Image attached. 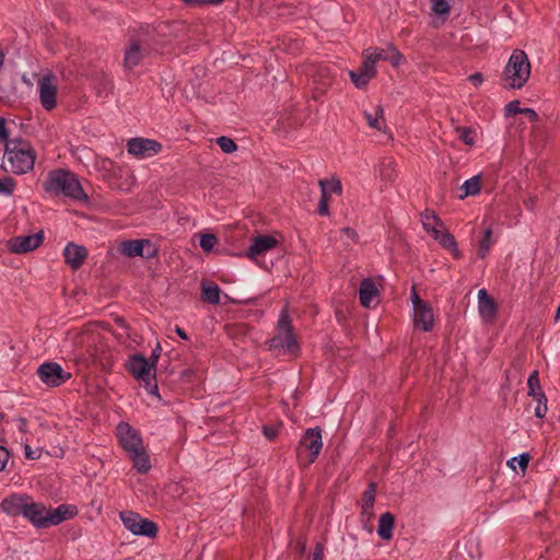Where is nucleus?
<instances>
[{"instance_id": "obj_57", "label": "nucleus", "mask_w": 560, "mask_h": 560, "mask_svg": "<svg viewBox=\"0 0 560 560\" xmlns=\"http://www.w3.org/2000/svg\"><path fill=\"white\" fill-rule=\"evenodd\" d=\"M7 138V129L4 119L0 118V141L4 140Z\"/></svg>"}, {"instance_id": "obj_46", "label": "nucleus", "mask_w": 560, "mask_h": 560, "mask_svg": "<svg viewBox=\"0 0 560 560\" xmlns=\"http://www.w3.org/2000/svg\"><path fill=\"white\" fill-rule=\"evenodd\" d=\"M183 1L189 7L197 8V7H202V5H207V4L217 5V4L222 3L224 0H183Z\"/></svg>"}, {"instance_id": "obj_56", "label": "nucleus", "mask_w": 560, "mask_h": 560, "mask_svg": "<svg viewBox=\"0 0 560 560\" xmlns=\"http://www.w3.org/2000/svg\"><path fill=\"white\" fill-rule=\"evenodd\" d=\"M312 560H324V550L320 546L315 548Z\"/></svg>"}, {"instance_id": "obj_10", "label": "nucleus", "mask_w": 560, "mask_h": 560, "mask_svg": "<svg viewBox=\"0 0 560 560\" xmlns=\"http://www.w3.org/2000/svg\"><path fill=\"white\" fill-rule=\"evenodd\" d=\"M162 150V144L155 140L144 138H133L127 142L129 154L138 159H147L158 154Z\"/></svg>"}, {"instance_id": "obj_28", "label": "nucleus", "mask_w": 560, "mask_h": 560, "mask_svg": "<svg viewBox=\"0 0 560 560\" xmlns=\"http://www.w3.org/2000/svg\"><path fill=\"white\" fill-rule=\"evenodd\" d=\"M397 177L396 164L390 158H385L380 164V179L385 184L393 183Z\"/></svg>"}, {"instance_id": "obj_41", "label": "nucleus", "mask_w": 560, "mask_h": 560, "mask_svg": "<svg viewBox=\"0 0 560 560\" xmlns=\"http://www.w3.org/2000/svg\"><path fill=\"white\" fill-rule=\"evenodd\" d=\"M432 11L438 15H447L450 12V4L447 0H432Z\"/></svg>"}, {"instance_id": "obj_50", "label": "nucleus", "mask_w": 560, "mask_h": 560, "mask_svg": "<svg viewBox=\"0 0 560 560\" xmlns=\"http://www.w3.org/2000/svg\"><path fill=\"white\" fill-rule=\"evenodd\" d=\"M24 454H25L26 458H28V459L39 458V451L32 450V447L28 444H25V446H24Z\"/></svg>"}, {"instance_id": "obj_38", "label": "nucleus", "mask_w": 560, "mask_h": 560, "mask_svg": "<svg viewBox=\"0 0 560 560\" xmlns=\"http://www.w3.org/2000/svg\"><path fill=\"white\" fill-rule=\"evenodd\" d=\"M217 143L224 153H233L237 150L234 140L225 136L219 137Z\"/></svg>"}, {"instance_id": "obj_2", "label": "nucleus", "mask_w": 560, "mask_h": 560, "mask_svg": "<svg viewBox=\"0 0 560 560\" xmlns=\"http://www.w3.org/2000/svg\"><path fill=\"white\" fill-rule=\"evenodd\" d=\"M4 158L14 174H26L33 170L35 152L31 144L22 139H8Z\"/></svg>"}, {"instance_id": "obj_52", "label": "nucleus", "mask_w": 560, "mask_h": 560, "mask_svg": "<svg viewBox=\"0 0 560 560\" xmlns=\"http://www.w3.org/2000/svg\"><path fill=\"white\" fill-rule=\"evenodd\" d=\"M342 235L351 242H357V232L351 228H343L341 230Z\"/></svg>"}, {"instance_id": "obj_44", "label": "nucleus", "mask_w": 560, "mask_h": 560, "mask_svg": "<svg viewBox=\"0 0 560 560\" xmlns=\"http://www.w3.org/2000/svg\"><path fill=\"white\" fill-rule=\"evenodd\" d=\"M458 136H459V139L468 144V145H471L474 143V137H472V131L469 129V128H465V127H459L456 129Z\"/></svg>"}, {"instance_id": "obj_53", "label": "nucleus", "mask_w": 560, "mask_h": 560, "mask_svg": "<svg viewBox=\"0 0 560 560\" xmlns=\"http://www.w3.org/2000/svg\"><path fill=\"white\" fill-rule=\"evenodd\" d=\"M262 432L267 439L272 440L278 435L279 430L275 427H264Z\"/></svg>"}, {"instance_id": "obj_43", "label": "nucleus", "mask_w": 560, "mask_h": 560, "mask_svg": "<svg viewBox=\"0 0 560 560\" xmlns=\"http://www.w3.org/2000/svg\"><path fill=\"white\" fill-rule=\"evenodd\" d=\"M15 188V183L10 177L0 178V194L10 196Z\"/></svg>"}, {"instance_id": "obj_1", "label": "nucleus", "mask_w": 560, "mask_h": 560, "mask_svg": "<svg viewBox=\"0 0 560 560\" xmlns=\"http://www.w3.org/2000/svg\"><path fill=\"white\" fill-rule=\"evenodd\" d=\"M43 186L44 189L51 195H62L78 201L88 199L77 176L65 170L49 172Z\"/></svg>"}, {"instance_id": "obj_39", "label": "nucleus", "mask_w": 560, "mask_h": 560, "mask_svg": "<svg viewBox=\"0 0 560 560\" xmlns=\"http://www.w3.org/2000/svg\"><path fill=\"white\" fill-rule=\"evenodd\" d=\"M318 183H325L326 184V191L330 196V194H337L340 195L342 192V186L341 182L338 178H331V179H319Z\"/></svg>"}, {"instance_id": "obj_3", "label": "nucleus", "mask_w": 560, "mask_h": 560, "mask_svg": "<svg viewBox=\"0 0 560 560\" xmlns=\"http://www.w3.org/2000/svg\"><path fill=\"white\" fill-rule=\"evenodd\" d=\"M530 69L526 52L522 49L513 50L502 73L503 85L510 89H522L530 77Z\"/></svg>"}, {"instance_id": "obj_6", "label": "nucleus", "mask_w": 560, "mask_h": 560, "mask_svg": "<svg viewBox=\"0 0 560 560\" xmlns=\"http://www.w3.org/2000/svg\"><path fill=\"white\" fill-rule=\"evenodd\" d=\"M323 447L322 432L318 428L307 429L302 436L298 448V457L303 458L305 452H308L305 456L306 464H312L317 458Z\"/></svg>"}, {"instance_id": "obj_18", "label": "nucleus", "mask_w": 560, "mask_h": 560, "mask_svg": "<svg viewBox=\"0 0 560 560\" xmlns=\"http://www.w3.org/2000/svg\"><path fill=\"white\" fill-rule=\"evenodd\" d=\"M349 75L352 83L358 89H364L369 82L376 75L375 67L371 66V61H366L364 58L362 65L358 71H350Z\"/></svg>"}, {"instance_id": "obj_59", "label": "nucleus", "mask_w": 560, "mask_h": 560, "mask_svg": "<svg viewBox=\"0 0 560 560\" xmlns=\"http://www.w3.org/2000/svg\"><path fill=\"white\" fill-rule=\"evenodd\" d=\"M534 205H535V199L534 198H529L528 200L525 201V206L528 209H533Z\"/></svg>"}, {"instance_id": "obj_31", "label": "nucleus", "mask_w": 560, "mask_h": 560, "mask_svg": "<svg viewBox=\"0 0 560 560\" xmlns=\"http://www.w3.org/2000/svg\"><path fill=\"white\" fill-rule=\"evenodd\" d=\"M481 189V177L480 175L472 176L471 178L467 179L462 186L460 190L463 191L458 198L465 199L468 196H476L480 192Z\"/></svg>"}, {"instance_id": "obj_17", "label": "nucleus", "mask_w": 560, "mask_h": 560, "mask_svg": "<svg viewBox=\"0 0 560 560\" xmlns=\"http://www.w3.org/2000/svg\"><path fill=\"white\" fill-rule=\"evenodd\" d=\"M63 257L72 269H79L88 257V249L74 243H68L63 248Z\"/></svg>"}, {"instance_id": "obj_29", "label": "nucleus", "mask_w": 560, "mask_h": 560, "mask_svg": "<svg viewBox=\"0 0 560 560\" xmlns=\"http://www.w3.org/2000/svg\"><path fill=\"white\" fill-rule=\"evenodd\" d=\"M444 248L450 249L455 258L460 257L455 237L444 228L434 237Z\"/></svg>"}, {"instance_id": "obj_27", "label": "nucleus", "mask_w": 560, "mask_h": 560, "mask_svg": "<svg viewBox=\"0 0 560 560\" xmlns=\"http://www.w3.org/2000/svg\"><path fill=\"white\" fill-rule=\"evenodd\" d=\"M130 459L132 460L133 468L141 474H145L150 470L151 464L150 458L142 446L140 450H137L136 452H131L128 454Z\"/></svg>"}, {"instance_id": "obj_15", "label": "nucleus", "mask_w": 560, "mask_h": 560, "mask_svg": "<svg viewBox=\"0 0 560 560\" xmlns=\"http://www.w3.org/2000/svg\"><path fill=\"white\" fill-rule=\"evenodd\" d=\"M25 516L34 526L38 528L48 527L49 510L42 503L26 502L24 508Z\"/></svg>"}, {"instance_id": "obj_7", "label": "nucleus", "mask_w": 560, "mask_h": 560, "mask_svg": "<svg viewBox=\"0 0 560 560\" xmlns=\"http://www.w3.org/2000/svg\"><path fill=\"white\" fill-rule=\"evenodd\" d=\"M120 520L124 526L133 535L155 537L158 534V526L154 522L141 517L138 513L132 511H125L120 513Z\"/></svg>"}, {"instance_id": "obj_26", "label": "nucleus", "mask_w": 560, "mask_h": 560, "mask_svg": "<svg viewBox=\"0 0 560 560\" xmlns=\"http://www.w3.org/2000/svg\"><path fill=\"white\" fill-rule=\"evenodd\" d=\"M364 118L368 125L376 129L378 131L384 130L385 128V118H384V109L381 105L374 107L373 112H363Z\"/></svg>"}, {"instance_id": "obj_30", "label": "nucleus", "mask_w": 560, "mask_h": 560, "mask_svg": "<svg viewBox=\"0 0 560 560\" xmlns=\"http://www.w3.org/2000/svg\"><path fill=\"white\" fill-rule=\"evenodd\" d=\"M221 290L218 284L212 282H201V299L210 304L220 303Z\"/></svg>"}, {"instance_id": "obj_40", "label": "nucleus", "mask_w": 560, "mask_h": 560, "mask_svg": "<svg viewBox=\"0 0 560 560\" xmlns=\"http://www.w3.org/2000/svg\"><path fill=\"white\" fill-rule=\"evenodd\" d=\"M218 243V238L214 234H202L200 236V247L205 252H211L215 244Z\"/></svg>"}, {"instance_id": "obj_45", "label": "nucleus", "mask_w": 560, "mask_h": 560, "mask_svg": "<svg viewBox=\"0 0 560 560\" xmlns=\"http://www.w3.org/2000/svg\"><path fill=\"white\" fill-rule=\"evenodd\" d=\"M388 50L389 57L387 58V60L390 61L394 67H398L401 62L402 55L394 45H388Z\"/></svg>"}, {"instance_id": "obj_48", "label": "nucleus", "mask_w": 560, "mask_h": 560, "mask_svg": "<svg viewBox=\"0 0 560 560\" xmlns=\"http://www.w3.org/2000/svg\"><path fill=\"white\" fill-rule=\"evenodd\" d=\"M374 516V508H361L362 522L369 523Z\"/></svg>"}, {"instance_id": "obj_32", "label": "nucleus", "mask_w": 560, "mask_h": 560, "mask_svg": "<svg viewBox=\"0 0 560 560\" xmlns=\"http://www.w3.org/2000/svg\"><path fill=\"white\" fill-rule=\"evenodd\" d=\"M494 243L495 238L492 235V230L491 228H487L483 232V237L480 240L478 244L477 256L483 259L488 255Z\"/></svg>"}, {"instance_id": "obj_34", "label": "nucleus", "mask_w": 560, "mask_h": 560, "mask_svg": "<svg viewBox=\"0 0 560 560\" xmlns=\"http://www.w3.org/2000/svg\"><path fill=\"white\" fill-rule=\"evenodd\" d=\"M376 497V483L371 482L361 498V508H374Z\"/></svg>"}, {"instance_id": "obj_51", "label": "nucleus", "mask_w": 560, "mask_h": 560, "mask_svg": "<svg viewBox=\"0 0 560 560\" xmlns=\"http://www.w3.org/2000/svg\"><path fill=\"white\" fill-rule=\"evenodd\" d=\"M9 460V452L3 446H0V471L3 470Z\"/></svg>"}, {"instance_id": "obj_47", "label": "nucleus", "mask_w": 560, "mask_h": 560, "mask_svg": "<svg viewBox=\"0 0 560 560\" xmlns=\"http://www.w3.org/2000/svg\"><path fill=\"white\" fill-rule=\"evenodd\" d=\"M522 109L523 108L520 107L518 101H512L505 106V114L506 116L514 115L517 113L522 114Z\"/></svg>"}, {"instance_id": "obj_21", "label": "nucleus", "mask_w": 560, "mask_h": 560, "mask_svg": "<svg viewBox=\"0 0 560 560\" xmlns=\"http://www.w3.org/2000/svg\"><path fill=\"white\" fill-rule=\"evenodd\" d=\"M27 501H30L28 497L14 494L3 499L0 506L1 510L8 515H23Z\"/></svg>"}, {"instance_id": "obj_55", "label": "nucleus", "mask_w": 560, "mask_h": 560, "mask_svg": "<svg viewBox=\"0 0 560 560\" xmlns=\"http://www.w3.org/2000/svg\"><path fill=\"white\" fill-rule=\"evenodd\" d=\"M522 114L530 121H536L538 119L537 113L532 108H523Z\"/></svg>"}, {"instance_id": "obj_37", "label": "nucleus", "mask_w": 560, "mask_h": 560, "mask_svg": "<svg viewBox=\"0 0 560 560\" xmlns=\"http://www.w3.org/2000/svg\"><path fill=\"white\" fill-rule=\"evenodd\" d=\"M528 395L534 397L537 396V392L541 390L539 383L538 371H533L527 380Z\"/></svg>"}, {"instance_id": "obj_54", "label": "nucleus", "mask_w": 560, "mask_h": 560, "mask_svg": "<svg viewBox=\"0 0 560 560\" xmlns=\"http://www.w3.org/2000/svg\"><path fill=\"white\" fill-rule=\"evenodd\" d=\"M468 80L475 85L479 86L483 82V75L480 72H476L468 77Z\"/></svg>"}, {"instance_id": "obj_60", "label": "nucleus", "mask_w": 560, "mask_h": 560, "mask_svg": "<svg viewBox=\"0 0 560 560\" xmlns=\"http://www.w3.org/2000/svg\"><path fill=\"white\" fill-rule=\"evenodd\" d=\"M4 62V51L2 46L0 45V68L3 66Z\"/></svg>"}, {"instance_id": "obj_13", "label": "nucleus", "mask_w": 560, "mask_h": 560, "mask_svg": "<svg viewBox=\"0 0 560 560\" xmlns=\"http://www.w3.org/2000/svg\"><path fill=\"white\" fill-rule=\"evenodd\" d=\"M120 253L127 257H153L156 249L149 240H132L122 242L120 245Z\"/></svg>"}, {"instance_id": "obj_23", "label": "nucleus", "mask_w": 560, "mask_h": 560, "mask_svg": "<svg viewBox=\"0 0 560 560\" xmlns=\"http://www.w3.org/2000/svg\"><path fill=\"white\" fill-rule=\"evenodd\" d=\"M378 294L375 283L371 279H364L360 284V302L364 307H370Z\"/></svg>"}, {"instance_id": "obj_62", "label": "nucleus", "mask_w": 560, "mask_h": 560, "mask_svg": "<svg viewBox=\"0 0 560 560\" xmlns=\"http://www.w3.org/2000/svg\"><path fill=\"white\" fill-rule=\"evenodd\" d=\"M160 350H161V347H160V346H158V347H156V349H154V351H153V353H152V357H153L155 360H156V359H158V357H159V352H160Z\"/></svg>"}, {"instance_id": "obj_25", "label": "nucleus", "mask_w": 560, "mask_h": 560, "mask_svg": "<svg viewBox=\"0 0 560 560\" xmlns=\"http://www.w3.org/2000/svg\"><path fill=\"white\" fill-rule=\"evenodd\" d=\"M395 525V517L392 513L386 512L380 516L377 534L384 540L393 538V529Z\"/></svg>"}, {"instance_id": "obj_12", "label": "nucleus", "mask_w": 560, "mask_h": 560, "mask_svg": "<svg viewBox=\"0 0 560 560\" xmlns=\"http://www.w3.org/2000/svg\"><path fill=\"white\" fill-rule=\"evenodd\" d=\"M37 88L42 106L46 110L55 108L58 88L54 78L51 75H44L38 80Z\"/></svg>"}, {"instance_id": "obj_22", "label": "nucleus", "mask_w": 560, "mask_h": 560, "mask_svg": "<svg viewBox=\"0 0 560 560\" xmlns=\"http://www.w3.org/2000/svg\"><path fill=\"white\" fill-rule=\"evenodd\" d=\"M78 510L74 505L61 504L55 510H49L48 527L58 525L63 521L70 520L75 516Z\"/></svg>"}, {"instance_id": "obj_9", "label": "nucleus", "mask_w": 560, "mask_h": 560, "mask_svg": "<svg viewBox=\"0 0 560 560\" xmlns=\"http://www.w3.org/2000/svg\"><path fill=\"white\" fill-rule=\"evenodd\" d=\"M36 374L48 387H59L71 378V373L57 362H44L37 368Z\"/></svg>"}, {"instance_id": "obj_49", "label": "nucleus", "mask_w": 560, "mask_h": 560, "mask_svg": "<svg viewBox=\"0 0 560 560\" xmlns=\"http://www.w3.org/2000/svg\"><path fill=\"white\" fill-rule=\"evenodd\" d=\"M411 301L413 305V310L420 307L421 305H427L428 303L420 299L415 288H412L411 292Z\"/></svg>"}, {"instance_id": "obj_4", "label": "nucleus", "mask_w": 560, "mask_h": 560, "mask_svg": "<svg viewBox=\"0 0 560 560\" xmlns=\"http://www.w3.org/2000/svg\"><path fill=\"white\" fill-rule=\"evenodd\" d=\"M153 52V46L144 37H131L124 49L122 67L127 72L141 66Z\"/></svg>"}, {"instance_id": "obj_35", "label": "nucleus", "mask_w": 560, "mask_h": 560, "mask_svg": "<svg viewBox=\"0 0 560 560\" xmlns=\"http://www.w3.org/2000/svg\"><path fill=\"white\" fill-rule=\"evenodd\" d=\"M320 187V199L317 207V212L320 215H328L329 214V199L330 196L327 194L326 184L325 183H318Z\"/></svg>"}, {"instance_id": "obj_14", "label": "nucleus", "mask_w": 560, "mask_h": 560, "mask_svg": "<svg viewBox=\"0 0 560 560\" xmlns=\"http://www.w3.org/2000/svg\"><path fill=\"white\" fill-rule=\"evenodd\" d=\"M43 242L40 233L32 235H22L11 238L8 242V247L12 253L22 254L37 248Z\"/></svg>"}, {"instance_id": "obj_24", "label": "nucleus", "mask_w": 560, "mask_h": 560, "mask_svg": "<svg viewBox=\"0 0 560 560\" xmlns=\"http://www.w3.org/2000/svg\"><path fill=\"white\" fill-rule=\"evenodd\" d=\"M421 221L423 229L434 237L438 233L444 229L443 222L440 220V218L433 212L425 210L421 214Z\"/></svg>"}, {"instance_id": "obj_42", "label": "nucleus", "mask_w": 560, "mask_h": 560, "mask_svg": "<svg viewBox=\"0 0 560 560\" xmlns=\"http://www.w3.org/2000/svg\"><path fill=\"white\" fill-rule=\"evenodd\" d=\"M515 463L518 465V467H521V469L524 471L527 466H528V463H529V455L528 454H521L520 456L517 457H513L510 462H509V465L512 469H516V466H515Z\"/></svg>"}, {"instance_id": "obj_33", "label": "nucleus", "mask_w": 560, "mask_h": 560, "mask_svg": "<svg viewBox=\"0 0 560 560\" xmlns=\"http://www.w3.org/2000/svg\"><path fill=\"white\" fill-rule=\"evenodd\" d=\"M362 57H364L366 61H371V66L375 67L377 61L387 60L389 57L388 46L386 48L365 49L362 54Z\"/></svg>"}, {"instance_id": "obj_5", "label": "nucleus", "mask_w": 560, "mask_h": 560, "mask_svg": "<svg viewBox=\"0 0 560 560\" xmlns=\"http://www.w3.org/2000/svg\"><path fill=\"white\" fill-rule=\"evenodd\" d=\"M269 346L270 348L285 349L290 353H295L299 349L287 308L282 310L279 316L277 334L269 340Z\"/></svg>"}, {"instance_id": "obj_61", "label": "nucleus", "mask_w": 560, "mask_h": 560, "mask_svg": "<svg viewBox=\"0 0 560 560\" xmlns=\"http://www.w3.org/2000/svg\"><path fill=\"white\" fill-rule=\"evenodd\" d=\"M25 428H26V420L20 419V430L25 431Z\"/></svg>"}, {"instance_id": "obj_16", "label": "nucleus", "mask_w": 560, "mask_h": 560, "mask_svg": "<svg viewBox=\"0 0 560 560\" xmlns=\"http://www.w3.org/2000/svg\"><path fill=\"white\" fill-rule=\"evenodd\" d=\"M278 245V241L275 236L271 235H258L253 237L252 244L247 249V257L250 259H257L258 257L265 255L267 252L273 249Z\"/></svg>"}, {"instance_id": "obj_11", "label": "nucleus", "mask_w": 560, "mask_h": 560, "mask_svg": "<svg viewBox=\"0 0 560 560\" xmlns=\"http://www.w3.org/2000/svg\"><path fill=\"white\" fill-rule=\"evenodd\" d=\"M117 436L122 448L129 454L143 446L139 432L127 422L117 425Z\"/></svg>"}, {"instance_id": "obj_19", "label": "nucleus", "mask_w": 560, "mask_h": 560, "mask_svg": "<svg viewBox=\"0 0 560 560\" xmlns=\"http://www.w3.org/2000/svg\"><path fill=\"white\" fill-rule=\"evenodd\" d=\"M478 311L481 318L486 322H492L497 316L495 302L486 289L478 291Z\"/></svg>"}, {"instance_id": "obj_8", "label": "nucleus", "mask_w": 560, "mask_h": 560, "mask_svg": "<svg viewBox=\"0 0 560 560\" xmlns=\"http://www.w3.org/2000/svg\"><path fill=\"white\" fill-rule=\"evenodd\" d=\"M127 369L136 378L145 383L149 393H156L158 385L151 377L154 372V363H150L143 355L138 354L130 358Z\"/></svg>"}, {"instance_id": "obj_20", "label": "nucleus", "mask_w": 560, "mask_h": 560, "mask_svg": "<svg viewBox=\"0 0 560 560\" xmlns=\"http://www.w3.org/2000/svg\"><path fill=\"white\" fill-rule=\"evenodd\" d=\"M415 326L423 331H430L433 328L434 316L430 304L421 305L413 310Z\"/></svg>"}, {"instance_id": "obj_58", "label": "nucleus", "mask_w": 560, "mask_h": 560, "mask_svg": "<svg viewBox=\"0 0 560 560\" xmlns=\"http://www.w3.org/2000/svg\"><path fill=\"white\" fill-rule=\"evenodd\" d=\"M175 331H176V334H177L182 339H185V340H186V339H188V336H187V334L184 331V329H183V328H180V327H176Z\"/></svg>"}, {"instance_id": "obj_36", "label": "nucleus", "mask_w": 560, "mask_h": 560, "mask_svg": "<svg viewBox=\"0 0 560 560\" xmlns=\"http://www.w3.org/2000/svg\"><path fill=\"white\" fill-rule=\"evenodd\" d=\"M533 398L537 401V405L535 407V416L539 419H542L546 416L548 409L547 398L542 390H538L537 396H534Z\"/></svg>"}]
</instances>
